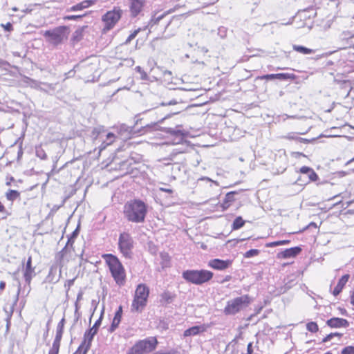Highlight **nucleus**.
<instances>
[{"mask_svg":"<svg viewBox=\"0 0 354 354\" xmlns=\"http://www.w3.org/2000/svg\"><path fill=\"white\" fill-rule=\"evenodd\" d=\"M106 141H104H104L102 142V144L100 145V146L99 147L100 153L102 151H103L104 149H106V147L108 146V145H106Z\"/></svg>","mask_w":354,"mask_h":354,"instance_id":"55","label":"nucleus"},{"mask_svg":"<svg viewBox=\"0 0 354 354\" xmlns=\"http://www.w3.org/2000/svg\"><path fill=\"white\" fill-rule=\"evenodd\" d=\"M147 213L146 204L140 200H131L127 202L123 207L124 218L130 222L143 223Z\"/></svg>","mask_w":354,"mask_h":354,"instance_id":"1","label":"nucleus"},{"mask_svg":"<svg viewBox=\"0 0 354 354\" xmlns=\"http://www.w3.org/2000/svg\"><path fill=\"white\" fill-rule=\"evenodd\" d=\"M234 194H235V192H234L227 193L225 195L224 200L226 201V203H229L230 204H231V203H232L235 200Z\"/></svg>","mask_w":354,"mask_h":354,"instance_id":"40","label":"nucleus"},{"mask_svg":"<svg viewBox=\"0 0 354 354\" xmlns=\"http://www.w3.org/2000/svg\"><path fill=\"white\" fill-rule=\"evenodd\" d=\"M253 348H252V342H250L247 346V354H252Z\"/></svg>","mask_w":354,"mask_h":354,"instance_id":"54","label":"nucleus"},{"mask_svg":"<svg viewBox=\"0 0 354 354\" xmlns=\"http://www.w3.org/2000/svg\"><path fill=\"white\" fill-rule=\"evenodd\" d=\"M115 138V135L112 133H108L106 135V140L104 141H106V145H110L111 143L113 142Z\"/></svg>","mask_w":354,"mask_h":354,"instance_id":"43","label":"nucleus"},{"mask_svg":"<svg viewBox=\"0 0 354 354\" xmlns=\"http://www.w3.org/2000/svg\"><path fill=\"white\" fill-rule=\"evenodd\" d=\"M103 132H104V131L102 129L101 127L95 128L92 131L93 138L94 140H97V138L100 136V134Z\"/></svg>","mask_w":354,"mask_h":354,"instance_id":"39","label":"nucleus"},{"mask_svg":"<svg viewBox=\"0 0 354 354\" xmlns=\"http://www.w3.org/2000/svg\"><path fill=\"white\" fill-rule=\"evenodd\" d=\"M306 328L308 330L312 333H315L319 330L318 325L317 323L313 322L308 323L306 325Z\"/></svg>","mask_w":354,"mask_h":354,"instance_id":"36","label":"nucleus"},{"mask_svg":"<svg viewBox=\"0 0 354 354\" xmlns=\"http://www.w3.org/2000/svg\"><path fill=\"white\" fill-rule=\"evenodd\" d=\"M36 156L41 160L47 159V155L41 147H36Z\"/></svg>","mask_w":354,"mask_h":354,"instance_id":"33","label":"nucleus"},{"mask_svg":"<svg viewBox=\"0 0 354 354\" xmlns=\"http://www.w3.org/2000/svg\"><path fill=\"white\" fill-rule=\"evenodd\" d=\"M75 278H73L72 279H68V280H66L65 283H64V287L65 288H67V290L66 291H68L70 288L73 286L74 284V282H75Z\"/></svg>","mask_w":354,"mask_h":354,"instance_id":"49","label":"nucleus"},{"mask_svg":"<svg viewBox=\"0 0 354 354\" xmlns=\"http://www.w3.org/2000/svg\"><path fill=\"white\" fill-rule=\"evenodd\" d=\"M86 28H88V26H84L82 27L77 28L73 33V40L77 41H80L82 39L84 32Z\"/></svg>","mask_w":354,"mask_h":354,"instance_id":"23","label":"nucleus"},{"mask_svg":"<svg viewBox=\"0 0 354 354\" xmlns=\"http://www.w3.org/2000/svg\"><path fill=\"white\" fill-rule=\"evenodd\" d=\"M339 311H340V313L342 315H348V313H347V310L345 309V308H339Z\"/></svg>","mask_w":354,"mask_h":354,"instance_id":"62","label":"nucleus"},{"mask_svg":"<svg viewBox=\"0 0 354 354\" xmlns=\"http://www.w3.org/2000/svg\"><path fill=\"white\" fill-rule=\"evenodd\" d=\"M123 11L120 8H114L112 10L106 12L102 17L104 23L103 31L104 32L111 30L120 19Z\"/></svg>","mask_w":354,"mask_h":354,"instance_id":"9","label":"nucleus"},{"mask_svg":"<svg viewBox=\"0 0 354 354\" xmlns=\"http://www.w3.org/2000/svg\"><path fill=\"white\" fill-rule=\"evenodd\" d=\"M178 113H179V111L170 110L169 113H168L164 118L160 119L158 122H151L150 124H147L145 126L141 127L140 129L136 130V132H138L140 135H143L148 132L158 130V123H162L166 118H169L171 115L176 114Z\"/></svg>","mask_w":354,"mask_h":354,"instance_id":"11","label":"nucleus"},{"mask_svg":"<svg viewBox=\"0 0 354 354\" xmlns=\"http://www.w3.org/2000/svg\"><path fill=\"white\" fill-rule=\"evenodd\" d=\"M140 31V28H138L137 30H135L132 33L129 35V36L127 37V39L125 41V44H127L131 42V40H133L138 34V32Z\"/></svg>","mask_w":354,"mask_h":354,"instance_id":"41","label":"nucleus"},{"mask_svg":"<svg viewBox=\"0 0 354 354\" xmlns=\"http://www.w3.org/2000/svg\"><path fill=\"white\" fill-rule=\"evenodd\" d=\"M8 201H14L20 196V193L17 190L10 189L6 194Z\"/></svg>","mask_w":354,"mask_h":354,"instance_id":"26","label":"nucleus"},{"mask_svg":"<svg viewBox=\"0 0 354 354\" xmlns=\"http://www.w3.org/2000/svg\"><path fill=\"white\" fill-rule=\"evenodd\" d=\"M326 324L330 328H347L349 326V322L348 320L339 317H333L330 319H328Z\"/></svg>","mask_w":354,"mask_h":354,"instance_id":"15","label":"nucleus"},{"mask_svg":"<svg viewBox=\"0 0 354 354\" xmlns=\"http://www.w3.org/2000/svg\"><path fill=\"white\" fill-rule=\"evenodd\" d=\"M115 315L122 317V306H120L118 307V309L115 312Z\"/></svg>","mask_w":354,"mask_h":354,"instance_id":"56","label":"nucleus"},{"mask_svg":"<svg viewBox=\"0 0 354 354\" xmlns=\"http://www.w3.org/2000/svg\"><path fill=\"white\" fill-rule=\"evenodd\" d=\"M122 317L118 315H114L113 322L111 323V325L110 326L109 330L111 332H113L119 326L120 322H121Z\"/></svg>","mask_w":354,"mask_h":354,"instance_id":"30","label":"nucleus"},{"mask_svg":"<svg viewBox=\"0 0 354 354\" xmlns=\"http://www.w3.org/2000/svg\"><path fill=\"white\" fill-rule=\"evenodd\" d=\"M259 254V250L251 249V250L247 251L244 254V257H245V258H251V257H253L254 256H257Z\"/></svg>","mask_w":354,"mask_h":354,"instance_id":"38","label":"nucleus"},{"mask_svg":"<svg viewBox=\"0 0 354 354\" xmlns=\"http://www.w3.org/2000/svg\"><path fill=\"white\" fill-rule=\"evenodd\" d=\"M7 211L6 209L5 206L0 201V213H6Z\"/></svg>","mask_w":354,"mask_h":354,"instance_id":"58","label":"nucleus"},{"mask_svg":"<svg viewBox=\"0 0 354 354\" xmlns=\"http://www.w3.org/2000/svg\"><path fill=\"white\" fill-rule=\"evenodd\" d=\"M5 287H6V283L4 281H1L0 282V290H4Z\"/></svg>","mask_w":354,"mask_h":354,"instance_id":"64","label":"nucleus"},{"mask_svg":"<svg viewBox=\"0 0 354 354\" xmlns=\"http://www.w3.org/2000/svg\"><path fill=\"white\" fill-rule=\"evenodd\" d=\"M73 243H74V239H73V237H70V238H68V241H67V243H66V245H67V247H68V245L72 246V245H73Z\"/></svg>","mask_w":354,"mask_h":354,"instance_id":"59","label":"nucleus"},{"mask_svg":"<svg viewBox=\"0 0 354 354\" xmlns=\"http://www.w3.org/2000/svg\"><path fill=\"white\" fill-rule=\"evenodd\" d=\"M62 337V334L56 333V335H55V337L53 344L57 345V346H60V342H61Z\"/></svg>","mask_w":354,"mask_h":354,"instance_id":"50","label":"nucleus"},{"mask_svg":"<svg viewBox=\"0 0 354 354\" xmlns=\"http://www.w3.org/2000/svg\"><path fill=\"white\" fill-rule=\"evenodd\" d=\"M176 295L174 293H172L168 290L164 291L160 295V303L162 306H167L173 302Z\"/></svg>","mask_w":354,"mask_h":354,"instance_id":"18","label":"nucleus"},{"mask_svg":"<svg viewBox=\"0 0 354 354\" xmlns=\"http://www.w3.org/2000/svg\"><path fill=\"white\" fill-rule=\"evenodd\" d=\"M158 341L156 337H149L138 341L127 354H147L156 349Z\"/></svg>","mask_w":354,"mask_h":354,"instance_id":"8","label":"nucleus"},{"mask_svg":"<svg viewBox=\"0 0 354 354\" xmlns=\"http://www.w3.org/2000/svg\"><path fill=\"white\" fill-rule=\"evenodd\" d=\"M167 13L162 14L158 17H153L151 19L150 24H157L165 15Z\"/></svg>","mask_w":354,"mask_h":354,"instance_id":"44","label":"nucleus"},{"mask_svg":"<svg viewBox=\"0 0 354 354\" xmlns=\"http://www.w3.org/2000/svg\"><path fill=\"white\" fill-rule=\"evenodd\" d=\"M160 189L162 192H167V193H169V194H171L173 192V191L171 189H167V188H160Z\"/></svg>","mask_w":354,"mask_h":354,"instance_id":"63","label":"nucleus"},{"mask_svg":"<svg viewBox=\"0 0 354 354\" xmlns=\"http://www.w3.org/2000/svg\"><path fill=\"white\" fill-rule=\"evenodd\" d=\"M292 48L298 52V53H300L301 54H304V55H308V54H311V53H314V50L313 49H310V48H306L305 46H299V45H293L292 46Z\"/></svg>","mask_w":354,"mask_h":354,"instance_id":"22","label":"nucleus"},{"mask_svg":"<svg viewBox=\"0 0 354 354\" xmlns=\"http://www.w3.org/2000/svg\"><path fill=\"white\" fill-rule=\"evenodd\" d=\"M145 3V0H130L129 9L131 17H137L142 10Z\"/></svg>","mask_w":354,"mask_h":354,"instance_id":"13","label":"nucleus"},{"mask_svg":"<svg viewBox=\"0 0 354 354\" xmlns=\"http://www.w3.org/2000/svg\"><path fill=\"white\" fill-rule=\"evenodd\" d=\"M1 26L8 32H11L13 30L12 25L10 22H8L6 24H1Z\"/></svg>","mask_w":354,"mask_h":354,"instance_id":"51","label":"nucleus"},{"mask_svg":"<svg viewBox=\"0 0 354 354\" xmlns=\"http://www.w3.org/2000/svg\"><path fill=\"white\" fill-rule=\"evenodd\" d=\"M349 278L350 275L348 274H346L339 279L337 286L335 287L333 291V294L334 296H337L342 292L346 283L348 282Z\"/></svg>","mask_w":354,"mask_h":354,"instance_id":"20","label":"nucleus"},{"mask_svg":"<svg viewBox=\"0 0 354 354\" xmlns=\"http://www.w3.org/2000/svg\"><path fill=\"white\" fill-rule=\"evenodd\" d=\"M261 80H272L277 79L276 74H267L259 77Z\"/></svg>","mask_w":354,"mask_h":354,"instance_id":"46","label":"nucleus"},{"mask_svg":"<svg viewBox=\"0 0 354 354\" xmlns=\"http://www.w3.org/2000/svg\"><path fill=\"white\" fill-rule=\"evenodd\" d=\"M245 224V221L242 218L241 216L236 217L232 225V228L233 230H236L242 227Z\"/></svg>","mask_w":354,"mask_h":354,"instance_id":"25","label":"nucleus"},{"mask_svg":"<svg viewBox=\"0 0 354 354\" xmlns=\"http://www.w3.org/2000/svg\"><path fill=\"white\" fill-rule=\"evenodd\" d=\"M277 79L280 80H295L296 75L293 73H276Z\"/></svg>","mask_w":354,"mask_h":354,"instance_id":"27","label":"nucleus"},{"mask_svg":"<svg viewBox=\"0 0 354 354\" xmlns=\"http://www.w3.org/2000/svg\"><path fill=\"white\" fill-rule=\"evenodd\" d=\"M213 272L207 270H187L183 272V278L189 283L201 285L213 277Z\"/></svg>","mask_w":354,"mask_h":354,"instance_id":"3","label":"nucleus"},{"mask_svg":"<svg viewBox=\"0 0 354 354\" xmlns=\"http://www.w3.org/2000/svg\"><path fill=\"white\" fill-rule=\"evenodd\" d=\"M342 336V333H331L327 335L324 338H323L322 342H327L328 341H330L334 337H337L339 339H340Z\"/></svg>","mask_w":354,"mask_h":354,"instance_id":"34","label":"nucleus"},{"mask_svg":"<svg viewBox=\"0 0 354 354\" xmlns=\"http://www.w3.org/2000/svg\"><path fill=\"white\" fill-rule=\"evenodd\" d=\"M286 139L290 140H299L300 142L308 143L310 141L306 138L298 137L295 133H288L284 136Z\"/></svg>","mask_w":354,"mask_h":354,"instance_id":"24","label":"nucleus"},{"mask_svg":"<svg viewBox=\"0 0 354 354\" xmlns=\"http://www.w3.org/2000/svg\"><path fill=\"white\" fill-rule=\"evenodd\" d=\"M12 315V310L11 309V311L9 313V315H8V317H6V328L8 330L9 326L10 325V319Z\"/></svg>","mask_w":354,"mask_h":354,"instance_id":"53","label":"nucleus"},{"mask_svg":"<svg viewBox=\"0 0 354 354\" xmlns=\"http://www.w3.org/2000/svg\"><path fill=\"white\" fill-rule=\"evenodd\" d=\"M290 243L289 240H283V241H274L266 244L267 247H276L279 245H286Z\"/></svg>","mask_w":354,"mask_h":354,"instance_id":"35","label":"nucleus"},{"mask_svg":"<svg viewBox=\"0 0 354 354\" xmlns=\"http://www.w3.org/2000/svg\"><path fill=\"white\" fill-rule=\"evenodd\" d=\"M164 131L167 133H169L172 136H177V137H180V138H182L183 136V133L181 130L180 129H173V128H165L164 129Z\"/></svg>","mask_w":354,"mask_h":354,"instance_id":"29","label":"nucleus"},{"mask_svg":"<svg viewBox=\"0 0 354 354\" xmlns=\"http://www.w3.org/2000/svg\"><path fill=\"white\" fill-rule=\"evenodd\" d=\"M300 173L302 174H306L308 176V180L306 183L310 181H316L319 177L317 174L315 172V171L307 166H304L300 169Z\"/></svg>","mask_w":354,"mask_h":354,"instance_id":"21","label":"nucleus"},{"mask_svg":"<svg viewBox=\"0 0 354 354\" xmlns=\"http://www.w3.org/2000/svg\"><path fill=\"white\" fill-rule=\"evenodd\" d=\"M136 71L140 74L142 80H147V74L142 70L140 66H136Z\"/></svg>","mask_w":354,"mask_h":354,"instance_id":"45","label":"nucleus"},{"mask_svg":"<svg viewBox=\"0 0 354 354\" xmlns=\"http://www.w3.org/2000/svg\"><path fill=\"white\" fill-rule=\"evenodd\" d=\"M68 27L66 26H60L42 32V35L45 37L46 42L54 46H57L67 39L68 35Z\"/></svg>","mask_w":354,"mask_h":354,"instance_id":"4","label":"nucleus"},{"mask_svg":"<svg viewBox=\"0 0 354 354\" xmlns=\"http://www.w3.org/2000/svg\"><path fill=\"white\" fill-rule=\"evenodd\" d=\"M295 284V281L293 279H290L286 282L285 286L283 287H281L279 290V294H283L287 290L290 289Z\"/></svg>","mask_w":354,"mask_h":354,"instance_id":"28","label":"nucleus"},{"mask_svg":"<svg viewBox=\"0 0 354 354\" xmlns=\"http://www.w3.org/2000/svg\"><path fill=\"white\" fill-rule=\"evenodd\" d=\"M30 82H32V84H31V86L36 88V89H38L41 91H48L47 88H45L44 87H42V83L43 82H37L36 80H30Z\"/></svg>","mask_w":354,"mask_h":354,"instance_id":"32","label":"nucleus"},{"mask_svg":"<svg viewBox=\"0 0 354 354\" xmlns=\"http://www.w3.org/2000/svg\"><path fill=\"white\" fill-rule=\"evenodd\" d=\"M118 247L120 252L125 258H131L133 254V240L129 233L123 232L120 234Z\"/></svg>","mask_w":354,"mask_h":354,"instance_id":"10","label":"nucleus"},{"mask_svg":"<svg viewBox=\"0 0 354 354\" xmlns=\"http://www.w3.org/2000/svg\"><path fill=\"white\" fill-rule=\"evenodd\" d=\"M59 346L53 344L50 349L48 354H58L59 351Z\"/></svg>","mask_w":354,"mask_h":354,"instance_id":"48","label":"nucleus"},{"mask_svg":"<svg viewBox=\"0 0 354 354\" xmlns=\"http://www.w3.org/2000/svg\"><path fill=\"white\" fill-rule=\"evenodd\" d=\"M102 315L95 322L94 325L87 330L84 335V340L73 354H86L90 349L94 336L97 334L102 323Z\"/></svg>","mask_w":354,"mask_h":354,"instance_id":"6","label":"nucleus"},{"mask_svg":"<svg viewBox=\"0 0 354 354\" xmlns=\"http://www.w3.org/2000/svg\"><path fill=\"white\" fill-rule=\"evenodd\" d=\"M84 15H67L64 17V20H78L82 19Z\"/></svg>","mask_w":354,"mask_h":354,"instance_id":"47","label":"nucleus"},{"mask_svg":"<svg viewBox=\"0 0 354 354\" xmlns=\"http://www.w3.org/2000/svg\"><path fill=\"white\" fill-rule=\"evenodd\" d=\"M341 354H354V346H348L344 347L342 350Z\"/></svg>","mask_w":354,"mask_h":354,"instance_id":"42","label":"nucleus"},{"mask_svg":"<svg viewBox=\"0 0 354 354\" xmlns=\"http://www.w3.org/2000/svg\"><path fill=\"white\" fill-rule=\"evenodd\" d=\"M42 87L47 88L48 91H45L46 93L55 92L57 88V83H42Z\"/></svg>","mask_w":354,"mask_h":354,"instance_id":"31","label":"nucleus"},{"mask_svg":"<svg viewBox=\"0 0 354 354\" xmlns=\"http://www.w3.org/2000/svg\"><path fill=\"white\" fill-rule=\"evenodd\" d=\"M103 258L115 283L120 286H123L125 283V270L118 258L112 254H104Z\"/></svg>","mask_w":354,"mask_h":354,"instance_id":"2","label":"nucleus"},{"mask_svg":"<svg viewBox=\"0 0 354 354\" xmlns=\"http://www.w3.org/2000/svg\"><path fill=\"white\" fill-rule=\"evenodd\" d=\"M209 328V325L207 324H201L198 326H192L187 330H185L183 333V336L190 337V336H196L203 332H205Z\"/></svg>","mask_w":354,"mask_h":354,"instance_id":"14","label":"nucleus"},{"mask_svg":"<svg viewBox=\"0 0 354 354\" xmlns=\"http://www.w3.org/2000/svg\"><path fill=\"white\" fill-rule=\"evenodd\" d=\"M64 324H65V319H64V317H63L57 324V329H56L57 334L63 335Z\"/></svg>","mask_w":354,"mask_h":354,"instance_id":"37","label":"nucleus"},{"mask_svg":"<svg viewBox=\"0 0 354 354\" xmlns=\"http://www.w3.org/2000/svg\"><path fill=\"white\" fill-rule=\"evenodd\" d=\"M301 251V248L299 247H293L288 249L285 250L280 252L279 256L283 259L295 257L298 255Z\"/></svg>","mask_w":354,"mask_h":354,"instance_id":"19","label":"nucleus"},{"mask_svg":"<svg viewBox=\"0 0 354 354\" xmlns=\"http://www.w3.org/2000/svg\"><path fill=\"white\" fill-rule=\"evenodd\" d=\"M252 299L248 295L236 297L227 301L224 308V313L227 315H235L243 308L248 307Z\"/></svg>","mask_w":354,"mask_h":354,"instance_id":"7","label":"nucleus"},{"mask_svg":"<svg viewBox=\"0 0 354 354\" xmlns=\"http://www.w3.org/2000/svg\"><path fill=\"white\" fill-rule=\"evenodd\" d=\"M230 204L229 203H226V201L224 200L221 206L223 207V209L225 210L227 209L230 207Z\"/></svg>","mask_w":354,"mask_h":354,"instance_id":"57","label":"nucleus"},{"mask_svg":"<svg viewBox=\"0 0 354 354\" xmlns=\"http://www.w3.org/2000/svg\"><path fill=\"white\" fill-rule=\"evenodd\" d=\"M177 101L176 100H171L169 102H162L160 103V105L162 106H170V105H176L177 104Z\"/></svg>","mask_w":354,"mask_h":354,"instance_id":"52","label":"nucleus"},{"mask_svg":"<svg viewBox=\"0 0 354 354\" xmlns=\"http://www.w3.org/2000/svg\"><path fill=\"white\" fill-rule=\"evenodd\" d=\"M78 234V229L77 228L71 234V237H73V239H75Z\"/></svg>","mask_w":354,"mask_h":354,"instance_id":"61","label":"nucleus"},{"mask_svg":"<svg viewBox=\"0 0 354 354\" xmlns=\"http://www.w3.org/2000/svg\"><path fill=\"white\" fill-rule=\"evenodd\" d=\"M35 275V267L32 266V257L30 256L24 270V277L28 286H30L31 280Z\"/></svg>","mask_w":354,"mask_h":354,"instance_id":"12","label":"nucleus"},{"mask_svg":"<svg viewBox=\"0 0 354 354\" xmlns=\"http://www.w3.org/2000/svg\"><path fill=\"white\" fill-rule=\"evenodd\" d=\"M96 2V0H85L83 1L75 6H73L70 8L68 9V11L71 12H76V11H80L85 8H88L91 7V6L94 5Z\"/></svg>","mask_w":354,"mask_h":354,"instance_id":"17","label":"nucleus"},{"mask_svg":"<svg viewBox=\"0 0 354 354\" xmlns=\"http://www.w3.org/2000/svg\"><path fill=\"white\" fill-rule=\"evenodd\" d=\"M67 245H66L59 252L62 257H63L65 253L67 252Z\"/></svg>","mask_w":354,"mask_h":354,"instance_id":"60","label":"nucleus"},{"mask_svg":"<svg viewBox=\"0 0 354 354\" xmlns=\"http://www.w3.org/2000/svg\"><path fill=\"white\" fill-rule=\"evenodd\" d=\"M230 263H231L230 261H224L219 259H214L209 262V266L215 270H223L227 268Z\"/></svg>","mask_w":354,"mask_h":354,"instance_id":"16","label":"nucleus"},{"mask_svg":"<svg viewBox=\"0 0 354 354\" xmlns=\"http://www.w3.org/2000/svg\"><path fill=\"white\" fill-rule=\"evenodd\" d=\"M149 295V288L143 283L138 285L131 304L132 312H141L146 306Z\"/></svg>","mask_w":354,"mask_h":354,"instance_id":"5","label":"nucleus"}]
</instances>
